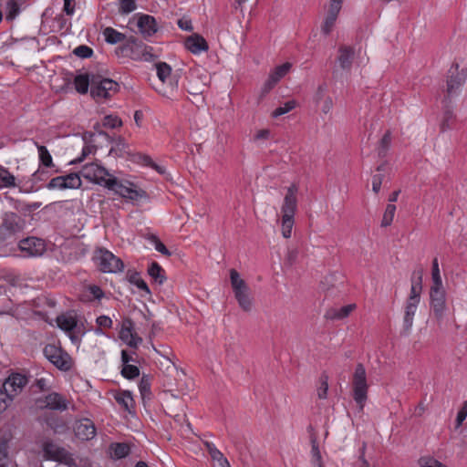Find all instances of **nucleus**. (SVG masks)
<instances>
[{
  "label": "nucleus",
  "mask_w": 467,
  "mask_h": 467,
  "mask_svg": "<svg viewBox=\"0 0 467 467\" xmlns=\"http://www.w3.org/2000/svg\"><path fill=\"white\" fill-rule=\"evenodd\" d=\"M116 53H119L133 60L151 61L155 58L152 54V47L145 45L134 36H130L125 44L116 49Z\"/></svg>",
  "instance_id": "f257e3e1"
},
{
  "label": "nucleus",
  "mask_w": 467,
  "mask_h": 467,
  "mask_svg": "<svg viewBox=\"0 0 467 467\" xmlns=\"http://www.w3.org/2000/svg\"><path fill=\"white\" fill-rule=\"evenodd\" d=\"M107 189L130 201H139L147 198V192L144 190L138 188L130 181H119L116 177H109Z\"/></svg>",
  "instance_id": "f03ea898"
},
{
  "label": "nucleus",
  "mask_w": 467,
  "mask_h": 467,
  "mask_svg": "<svg viewBox=\"0 0 467 467\" xmlns=\"http://www.w3.org/2000/svg\"><path fill=\"white\" fill-rule=\"evenodd\" d=\"M353 399L362 410L368 399V385L367 383V374L363 364L358 363L356 366L352 379Z\"/></svg>",
  "instance_id": "7ed1b4c3"
},
{
  "label": "nucleus",
  "mask_w": 467,
  "mask_h": 467,
  "mask_svg": "<svg viewBox=\"0 0 467 467\" xmlns=\"http://www.w3.org/2000/svg\"><path fill=\"white\" fill-rule=\"evenodd\" d=\"M119 90V84L110 79L103 78L100 76L91 75L90 95L96 100L110 98Z\"/></svg>",
  "instance_id": "20e7f679"
},
{
  "label": "nucleus",
  "mask_w": 467,
  "mask_h": 467,
  "mask_svg": "<svg viewBox=\"0 0 467 467\" xmlns=\"http://www.w3.org/2000/svg\"><path fill=\"white\" fill-rule=\"evenodd\" d=\"M43 458L47 461L57 462L67 466L76 464L72 454L53 441L47 440L42 443Z\"/></svg>",
  "instance_id": "39448f33"
},
{
  "label": "nucleus",
  "mask_w": 467,
  "mask_h": 467,
  "mask_svg": "<svg viewBox=\"0 0 467 467\" xmlns=\"http://www.w3.org/2000/svg\"><path fill=\"white\" fill-rule=\"evenodd\" d=\"M467 79V68H460L457 62H453L447 72L446 91L447 99L458 94L459 89Z\"/></svg>",
  "instance_id": "423d86ee"
},
{
  "label": "nucleus",
  "mask_w": 467,
  "mask_h": 467,
  "mask_svg": "<svg viewBox=\"0 0 467 467\" xmlns=\"http://www.w3.org/2000/svg\"><path fill=\"white\" fill-rule=\"evenodd\" d=\"M25 227V221L16 213H5L0 224V240L5 241Z\"/></svg>",
  "instance_id": "0eeeda50"
},
{
  "label": "nucleus",
  "mask_w": 467,
  "mask_h": 467,
  "mask_svg": "<svg viewBox=\"0 0 467 467\" xmlns=\"http://www.w3.org/2000/svg\"><path fill=\"white\" fill-rule=\"evenodd\" d=\"M44 356L60 370L67 371L71 368V358L61 348L54 344L47 345L43 349Z\"/></svg>",
  "instance_id": "6e6552de"
},
{
  "label": "nucleus",
  "mask_w": 467,
  "mask_h": 467,
  "mask_svg": "<svg viewBox=\"0 0 467 467\" xmlns=\"http://www.w3.org/2000/svg\"><path fill=\"white\" fill-rule=\"evenodd\" d=\"M81 177L107 188L110 175L106 168L98 163L85 164L80 171Z\"/></svg>",
  "instance_id": "1a4fd4ad"
},
{
  "label": "nucleus",
  "mask_w": 467,
  "mask_h": 467,
  "mask_svg": "<svg viewBox=\"0 0 467 467\" xmlns=\"http://www.w3.org/2000/svg\"><path fill=\"white\" fill-rule=\"evenodd\" d=\"M96 258L99 261V269L104 273H117L124 268L121 259L106 249L100 248L97 252Z\"/></svg>",
  "instance_id": "9d476101"
},
{
  "label": "nucleus",
  "mask_w": 467,
  "mask_h": 467,
  "mask_svg": "<svg viewBox=\"0 0 467 467\" xmlns=\"http://www.w3.org/2000/svg\"><path fill=\"white\" fill-rule=\"evenodd\" d=\"M345 0H330L327 9V16L324 19V22L321 26V32L325 36H328L337 22V16L339 15L340 10L342 9V5Z\"/></svg>",
  "instance_id": "9b49d317"
},
{
  "label": "nucleus",
  "mask_w": 467,
  "mask_h": 467,
  "mask_svg": "<svg viewBox=\"0 0 467 467\" xmlns=\"http://www.w3.org/2000/svg\"><path fill=\"white\" fill-rule=\"evenodd\" d=\"M431 307L438 320L442 319L446 310L445 291L443 285L431 286L430 291Z\"/></svg>",
  "instance_id": "f8f14e48"
},
{
  "label": "nucleus",
  "mask_w": 467,
  "mask_h": 467,
  "mask_svg": "<svg viewBox=\"0 0 467 467\" xmlns=\"http://www.w3.org/2000/svg\"><path fill=\"white\" fill-rule=\"evenodd\" d=\"M208 88V76L200 74L199 70L192 71L187 78L186 90L193 96L202 95Z\"/></svg>",
  "instance_id": "ddd939ff"
},
{
  "label": "nucleus",
  "mask_w": 467,
  "mask_h": 467,
  "mask_svg": "<svg viewBox=\"0 0 467 467\" xmlns=\"http://www.w3.org/2000/svg\"><path fill=\"white\" fill-rule=\"evenodd\" d=\"M19 248L27 256H39L46 251V244L43 239L37 237H27L19 242Z\"/></svg>",
  "instance_id": "4468645a"
},
{
  "label": "nucleus",
  "mask_w": 467,
  "mask_h": 467,
  "mask_svg": "<svg viewBox=\"0 0 467 467\" xmlns=\"http://www.w3.org/2000/svg\"><path fill=\"white\" fill-rule=\"evenodd\" d=\"M26 383L27 379L26 376L19 373L12 374L4 382L3 389L14 398L22 391Z\"/></svg>",
  "instance_id": "2eb2a0df"
},
{
  "label": "nucleus",
  "mask_w": 467,
  "mask_h": 467,
  "mask_svg": "<svg viewBox=\"0 0 467 467\" xmlns=\"http://www.w3.org/2000/svg\"><path fill=\"white\" fill-rule=\"evenodd\" d=\"M298 188L296 184H292L287 188L284 202L281 207L282 215L295 216L297 210V193Z\"/></svg>",
  "instance_id": "dca6fc26"
},
{
  "label": "nucleus",
  "mask_w": 467,
  "mask_h": 467,
  "mask_svg": "<svg viewBox=\"0 0 467 467\" xmlns=\"http://www.w3.org/2000/svg\"><path fill=\"white\" fill-rule=\"evenodd\" d=\"M132 321L126 319L119 331V338L126 343L129 347L137 348L138 346L142 342V338L136 333L132 332Z\"/></svg>",
  "instance_id": "f3484780"
},
{
  "label": "nucleus",
  "mask_w": 467,
  "mask_h": 467,
  "mask_svg": "<svg viewBox=\"0 0 467 467\" xmlns=\"http://www.w3.org/2000/svg\"><path fill=\"white\" fill-rule=\"evenodd\" d=\"M75 434L82 441L92 440L96 436L94 422L87 418L78 420L75 426Z\"/></svg>",
  "instance_id": "a211bd4d"
},
{
  "label": "nucleus",
  "mask_w": 467,
  "mask_h": 467,
  "mask_svg": "<svg viewBox=\"0 0 467 467\" xmlns=\"http://www.w3.org/2000/svg\"><path fill=\"white\" fill-rule=\"evenodd\" d=\"M137 26L144 38H149L157 32V23L150 15H140L137 21Z\"/></svg>",
  "instance_id": "6ab92c4d"
},
{
  "label": "nucleus",
  "mask_w": 467,
  "mask_h": 467,
  "mask_svg": "<svg viewBox=\"0 0 467 467\" xmlns=\"http://www.w3.org/2000/svg\"><path fill=\"white\" fill-rule=\"evenodd\" d=\"M355 49L350 46L342 45L338 47V56L337 61L339 67L343 70L349 71L354 60Z\"/></svg>",
  "instance_id": "aec40b11"
},
{
  "label": "nucleus",
  "mask_w": 467,
  "mask_h": 467,
  "mask_svg": "<svg viewBox=\"0 0 467 467\" xmlns=\"http://www.w3.org/2000/svg\"><path fill=\"white\" fill-rule=\"evenodd\" d=\"M185 47L193 54H200L209 48L206 40L198 34L188 36L185 40Z\"/></svg>",
  "instance_id": "412c9836"
},
{
  "label": "nucleus",
  "mask_w": 467,
  "mask_h": 467,
  "mask_svg": "<svg viewBox=\"0 0 467 467\" xmlns=\"http://www.w3.org/2000/svg\"><path fill=\"white\" fill-rule=\"evenodd\" d=\"M355 308V304H349L341 307H331L326 311L325 317L330 320H341L348 317Z\"/></svg>",
  "instance_id": "4be33fe9"
},
{
  "label": "nucleus",
  "mask_w": 467,
  "mask_h": 467,
  "mask_svg": "<svg viewBox=\"0 0 467 467\" xmlns=\"http://www.w3.org/2000/svg\"><path fill=\"white\" fill-rule=\"evenodd\" d=\"M45 405L47 408L55 410L63 411L67 409L66 399L57 392L50 393L45 397Z\"/></svg>",
  "instance_id": "5701e85b"
},
{
  "label": "nucleus",
  "mask_w": 467,
  "mask_h": 467,
  "mask_svg": "<svg viewBox=\"0 0 467 467\" xmlns=\"http://www.w3.org/2000/svg\"><path fill=\"white\" fill-rule=\"evenodd\" d=\"M419 302L406 301L404 317H403V329L405 334H409L413 325V318L417 311Z\"/></svg>",
  "instance_id": "b1692460"
},
{
  "label": "nucleus",
  "mask_w": 467,
  "mask_h": 467,
  "mask_svg": "<svg viewBox=\"0 0 467 467\" xmlns=\"http://www.w3.org/2000/svg\"><path fill=\"white\" fill-rule=\"evenodd\" d=\"M114 399L126 411L132 413L135 402L130 391H119L114 395Z\"/></svg>",
  "instance_id": "393cba45"
},
{
  "label": "nucleus",
  "mask_w": 467,
  "mask_h": 467,
  "mask_svg": "<svg viewBox=\"0 0 467 467\" xmlns=\"http://www.w3.org/2000/svg\"><path fill=\"white\" fill-rule=\"evenodd\" d=\"M57 324L59 328L66 332H71L77 327V318L72 315H61L57 317Z\"/></svg>",
  "instance_id": "a878e982"
},
{
  "label": "nucleus",
  "mask_w": 467,
  "mask_h": 467,
  "mask_svg": "<svg viewBox=\"0 0 467 467\" xmlns=\"http://www.w3.org/2000/svg\"><path fill=\"white\" fill-rule=\"evenodd\" d=\"M148 275L151 277V279L161 285L166 280L165 272L163 268L157 263L152 262L148 267Z\"/></svg>",
  "instance_id": "bb28decb"
},
{
  "label": "nucleus",
  "mask_w": 467,
  "mask_h": 467,
  "mask_svg": "<svg viewBox=\"0 0 467 467\" xmlns=\"http://www.w3.org/2000/svg\"><path fill=\"white\" fill-rule=\"evenodd\" d=\"M105 41L109 44L115 45L122 41H126V36L113 27L108 26L103 30Z\"/></svg>",
  "instance_id": "cd10ccee"
},
{
  "label": "nucleus",
  "mask_w": 467,
  "mask_h": 467,
  "mask_svg": "<svg viewBox=\"0 0 467 467\" xmlns=\"http://www.w3.org/2000/svg\"><path fill=\"white\" fill-rule=\"evenodd\" d=\"M91 76L88 74L78 75L74 79L76 90L80 94H86L90 86Z\"/></svg>",
  "instance_id": "c85d7f7f"
},
{
  "label": "nucleus",
  "mask_w": 467,
  "mask_h": 467,
  "mask_svg": "<svg viewBox=\"0 0 467 467\" xmlns=\"http://www.w3.org/2000/svg\"><path fill=\"white\" fill-rule=\"evenodd\" d=\"M235 298L238 301L239 306L244 311H250L252 308V301L248 295V287L234 292Z\"/></svg>",
  "instance_id": "c756f323"
},
{
  "label": "nucleus",
  "mask_w": 467,
  "mask_h": 467,
  "mask_svg": "<svg viewBox=\"0 0 467 467\" xmlns=\"http://www.w3.org/2000/svg\"><path fill=\"white\" fill-rule=\"evenodd\" d=\"M126 154H130L129 145L125 142L124 139L119 137L115 145L110 149L109 155L124 157Z\"/></svg>",
  "instance_id": "7c9ffc66"
},
{
  "label": "nucleus",
  "mask_w": 467,
  "mask_h": 467,
  "mask_svg": "<svg viewBox=\"0 0 467 467\" xmlns=\"http://www.w3.org/2000/svg\"><path fill=\"white\" fill-rule=\"evenodd\" d=\"M16 186V178L9 171L0 166V187L1 188H12Z\"/></svg>",
  "instance_id": "2f4dec72"
},
{
  "label": "nucleus",
  "mask_w": 467,
  "mask_h": 467,
  "mask_svg": "<svg viewBox=\"0 0 467 467\" xmlns=\"http://www.w3.org/2000/svg\"><path fill=\"white\" fill-rule=\"evenodd\" d=\"M377 171H379L380 173L375 174L372 178V191L375 193H379L380 191V187L384 178V174L382 172H385L387 171V161H384L380 165H379L377 167Z\"/></svg>",
  "instance_id": "473e14b6"
},
{
  "label": "nucleus",
  "mask_w": 467,
  "mask_h": 467,
  "mask_svg": "<svg viewBox=\"0 0 467 467\" xmlns=\"http://www.w3.org/2000/svg\"><path fill=\"white\" fill-rule=\"evenodd\" d=\"M391 144V133L389 130H388L381 140H379V146H378V156L379 158H385L387 156V153L390 148Z\"/></svg>",
  "instance_id": "72a5a7b5"
},
{
  "label": "nucleus",
  "mask_w": 467,
  "mask_h": 467,
  "mask_svg": "<svg viewBox=\"0 0 467 467\" xmlns=\"http://www.w3.org/2000/svg\"><path fill=\"white\" fill-rule=\"evenodd\" d=\"M112 457L115 459H122L130 454V447L126 443H112L110 445Z\"/></svg>",
  "instance_id": "f704fd0d"
},
{
  "label": "nucleus",
  "mask_w": 467,
  "mask_h": 467,
  "mask_svg": "<svg viewBox=\"0 0 467 467\" xmlns=\"http://www.w3.org/2000/svg\"><path fill=\"white\" fill-rule=\"evenodd\" d=\"M136 161L145 166H149V167H151L152 169H154L158 173L160 174H164L165 173V169L164 167L162 166H160L158 165L157 163H155L151 158L148 155H144V154H137L136 155Z\"/></svg>",
  "instance_id": "c9c22d12"
},
{
  "label": "nucleus",
  "mask_w": 467,
  "mask_h": 467,
  "mask_svg": "<svg viewBox=\"0 0 467 467\" xmlns=\"http://www.w3.org/2000/svg\"><path fill=\"white\" fill-rule=\"evenodd\" d=\"M292 64L289 62H285L283 65L276 67L269 75L271 78L277 83L280 79H282L291 69Z\"/></svg>",
  "instance_id": "e433bc0d"
},
{
  "label": "nucleus",
  "mask_w": 467,
  "mask_h": 467,
  "mask_svg": "<svg viewBox=\"0 0 467 467\" xmlns=\"http://www.w3.org/2000/svg\"><path fill=\"white\" fill-rule=\"evenodd\" d=\"M63 182H66V189H78L81 186V175L79 173H69L62 176Z\"/></svg>",
  "instance_id": "4c0bfd02"
},
{
  "label": "nucleus",
  "mask_w": 467,
  "mask_h": 467,
  "mask_svg": "<svg viewBox=\"0 0 467 467\" xmlns=\"http://www.w3.org/2000/svg\"><path fill=\"white\" fill-rule=\"evenodd\" d=\"M36 145L37 147L40 163L46 167H52L53 160L47 147L38 145L36 142Z\"/></svg>",
  "instance_id": "58836bf2"
},
{
  "label": "nucleus",
  "mask_w": 467,
  "mask_h": 467,
  "mask_svg": "<svg viewBox=\"0 0 467 467\" xmlns=\"http://www.w3.org/2000/svg\"><path fill=\"white\" fill-rule=\"evenodd\" d=\"M230 279L234 292L244 289L247 287L245 282L240 277L239 273L235 269L230 270Z\"/></svg>",
  "instance_id": "ea45409f"
},
{
  "label": "nucleus",
  "mask_w": 467,
  "mask_h": 467,
  "mask_svg": "<svg viewBox=\"0 0 467 467\" xmlns=\"http://www.w3.org/2000/svg\"><path fill=\"white\" fill-rule=\"evenodd\" d=\"M294 223V216L282 215V235L285 238L291 236Z\"/></svg>",
  "instance_id": "a19ab883"
},
{
  "label": "nucleus",
  "mask_w": 467,
  "mask_h": 467,
  "mask_svg": "<svg viewBox=\"0 0 467 467\" xmlns=\"http://www.w3.org/2000/svg\"><path fill=\"white\" fill-rule=\"evenodd\" d=\"M311 441V455H312V463H321L322 462V456L321 452L318 447L317 439L315 435H311L310 437Z\"/></svg>",
  "instance_id": "79ce46f5"
},
{
  "label": "nucleus",
  "mask_w": 467,
  "mask_h": 467,
  "mask_svg": "<svg viewBox=\"0 0 467 467\" xmlns=\"http://www.w3.org/2000/svg\"><path fill=\"white\" fill-rule=\"evenodd\" d=\"M9 446L6 441H0V467H8L10 463Z\"/></svg>",
  "instance_id": "37998d69"
},
{
  "label": "nucleus",
  "mask_w": 467,
  "mask_h": 467,
  "mask_svg": "<svg viewBox=\"0 0 467 467\" xmlns=\"http://www.w3.org/2000/svg\"><path fill=\"white\" fill-rule=\"evenodd\" d=\"M20 8L18 4L15 0H8V2L6 3V20H14L18 16Z\"/></svg>",
  "instance_id": "c03bdc74"
},
{
  "label": "nucleus",
  "mask_w": 467,
  "mask_h": 467,
  "mask_svg": "<svg viewBox=\"0 0 467 467\" xmlns=\"http://www.w3.org/2000/svg\"><path fill=\"white\" fill-rule=\"evenodd\" d=\"M130 282L133 285H135L140 290L144 291L146 294L150 295V290L146 284V282L140 278V274L137 272L132 273L130 275Z\"/></svg>",
  "instance_id": "a18cd8bd"
},
{
  "label": "nucleus",
  "mask_w": 467,
  "mask_h": 467,
  "mask_svg": "<svg viewBox=\"0 0 467 467\" xmlns=\"http://www.w3.org/2000/svg\"><path fill=\"white\" fill-rule=\"evenodd\" d=\"M396 212V206L392 203L387 205L383 218L381 221V226L387 227L391 224Z\"/></svg>",
  "instance_id": "49530a36"
},
{
  "label": "nucleus",
  "mask_w": 467,
  "mask_h": 467,
  "mask_svg": "<svg viewBox=\"0 0 467 467\" xmlns=\"http://www.w3.org/2000/svg\"><path fill=\"white\" fill-rule=\"evenodd\" d=\"M296 107V100H288L283 106H280V107L276 108L273 111L272 116L274 118H277V117L281 116V115L288 113L289 111L294 109Z\"/></svg>",
  "instance_id": "de8ad7c7"
},
{
  "label": "nucleus",
  "mask_w": 467,
  "mask_h": 467,
  "mask_svg": "<svg viewBox=\"0 0 467 467\" xmlns=\"http://www.w3.org/2000/svg\"><path fill=\"white\" fill-rule=\"evenodd\" d=\"M121 375L128 379H133L139 377L140 369L135 365L126 364L122 367Z\"/></svg>",
  "instance_id": "09e8293b"
},
{
  "label": "nucleus",
  "mask_w": 467,
  "mask_h": 467,
  "mask_svg": "<svg viewBox=\"0 0 467 467\" xmlns=\"http://www.w3.org/2000/svg\"><path fill=\"white\" fill-rule=\"evenodd\" d=\"M431 278H432V285L431 286H441L442 281L440 274L439 263L438 259L434 258L432 260V269H431Z\"/></svg>",
  "instance_id": "8fccbe9b"
},
{
  "label": "nucleus",
  "mask_w": 467,
  "mask_h": 467,
  "mask_svg": "<svg viewBox=\"0 0 467 467\" xmlns=\"http://www.w3.org/2000/svg\"><path fill=\"white\" fill-rule=\"evenodd\" d=\"M157 76L162 82H165L166 78L171 75V68L165 62H160L156 65Z\"/></svg>",
  "instance_id": "3c124183"
},
{
  "label": "nucleus",
  "mask_w": 467,
  "mask_h": 467,
  "mask_svg": "<svg viewBox=\"0 0 467 467\" xmlns=\"http://www.w3.org/2000/svg\"><path fill=\"white\" fill-rule=\"evenodd\" d=\"M119 12L122 15H127L137 8V5L135 0H119Z\"/></svg>",
  "instance_id": "603ef678"
},
{
  "label": "nucleus",
  "mask_w": 467,
  "mask_h": 467,
  "mask_svg": "<svg viewBox=\"0 0 467 467\" xmlns=\"http://www.w3.org/2000/svg\"><path fill=\"white\" fill-rule=\"evenodd\" d=\"M319 387L317 389V397L319 399H326L328 390V376L322 374L319 379Z\"/></svg>",
  "instance_id": "864d4df0"
},
{
  "label": "nucleus",
  "mask_w": 467,
  "mask_h": 467,
  "mask_svg": "<svg viewBox=\"0 0 467 467\" xmlns=\"http://www.w3.org/2000/svg\"><path fill=\"white\" fill-rule=\"evenodd\" d=\"M420 467H446L443 463L431 456H423L419 459Z\"/></svg>",
  "instance_id": "5fc2aeb1"
},
{
  "label": "nucleus",
  "mask_w": 467,
  "mask_h": 467,
  "mask_svg": "<svg viewBox=\"0 0 467 467\" xmlns=\"http://www.w3.org/2000/svg\"><path fill=\"white\" fill-rule=\"evenodd\" d=\"M148 239L154 245L155 249L162 254L163 255L170 256L171 252L166 248V246L161 242V240L154 234H150Z\"/></svg>",
  "instance_id": "6e6d98bb"
},
{
  "label": "nucleus",
  "mask_w": 467,
  "mask_h": 467,
  "mask_svg": "<svg viewBox=\"0 0 467 467\" xmlns=\"http://www.w3.org/2000/svg\"><path fill=\"white\" fill-rule=\"evenodd\" d=\"M73 54L81 58H88L93 55V49L86 45H80L73 50Z\"/></svg>",
  "instance_id": "4d7b16f0"
},
{
  "label": "nucleus",
  "mask_w": 467,
  "mask_h": 467,
  "mask_svg": "<svg viewBox=\"0 0 467 467\" xmlns=\"http://www.w3.org/2000/svg\"><path fill=\"white\" fill-rule=\"evenodd\" d=\"M122 121L117 116L108 115L103 119V126L110 129L120 127Z\"/></svg>",
  "instance_id": "13d9d810"
},
{
  "label": "nucleus",
  "mask_w": 467,
  "mask_h": 467,
  "mask_svg": "<svg viewBox=\"0 0 467 467\" xmlns=\"http://www.w3.org/2000/svg\"><path fill=\"white\" fill-rule=\"evenodd\" d=\"M139 389L143 399L150 395V380L146 376L140 379Z\"/></svg>",
  "instance_id": "bf43d9fd"
},
{
  "label": "nucleus",
  "mask_w": 467,
  "mask_h": 467,
  "mask_svg": "<svg viewBox=\"0 0 467 467\" xmlns=\"http://www.w3.org/2000/svg\"><path fill=\"white\" fill-rule=\"evenodd\" d=\"M66 185L67 183L63 182V177L57 176L50 180V182L47 185V188L49 190H66Z\"/></svg>",
  "instance_id": "052dcab7"
},
{
  "label": "nucleus",
  "mask_w": 467,
  "mask_h": 467,
  "mask_svg": "<svg viewBox=\"0 0 467 467\" xmlns=\"http://www.w3.org/2000/svg\"><path fill=\"white\" fill-rule=\"evenodd\" d=\"M422 290V286H418V285H412L410 287V296L407 298V301L419 302L420 301V293Z\"/></svg>",
  "instance_id": "680f3d73"
},
{
  "label": "nucleus",
  "mask_w": 467,
  "mask_h": 467,
  "mask_svg": "<svg viewBox=\"0 0 467 467\" xmlns=\"http://www.w3.org/2000/svg\"><path fill=\"white\" fill-rule=\"evenodd\" d=\"M12 397L4 389H0V413L5 410L8 402L12 400Z\"/></svg>",
  "instance_id": "e2e57ef3"
},
{
  "label": "nucleus",
  "mask_w": 467,
  "mask_h": 467,
  "mask_svg": "<svg viewBox=\"0 0 467 467\" xmlns=\"http://www.w3.org/2000/svg\"><path fill=\"white\" fill-rule=\"evenodd\" d=\"M205 446H206L208 452L211 455L213 461H216L219 458L223 456V454L214 446V444L206 441Z\"/></svg>",
  "instance_id": "0e129e2a"
},
{
  "label": "nucleus",
  "mask_w": 467,
  "mask_h": 467,
  "mask_svg": "<svg viewBox=\"0 0 467 467\" xmlns=\"http://www.w3.org/2000/svg\"><path fill=\"white\" fill-rule=\"evenodd\" d=\"M467 417V400L464 402L463 406L461 408V410L457 413L456 418V428H459L462 426V422L465 420Z\"/></svg>",
  "instance_id": "69168bd1"
},
{
  "label": "nucleus",
  "mask_w": 467,
  "mask_h": 467,
  "mask_svg": "<svg viewBox=\"0 0 467 467\" xmlns=\"http://www.w3.org/2000/svg\"><path fill=\"white\" fill-rule=\"evenodd\" d=\"M422 275L423 270L421 268L414 270L411 275V284L418 285V286H422Z\"/></svg>",
  "instance_id": "338daca9"
},
{
  "label": "nucleus",
  "mask_w": 467,
  "mask_h": 467,
  "mask_svg": "<svg viewBox=\"0 0 467 467\" xmlns=\"http://www.w3.org/2000/svg\"><path fill=\"white\" fill-rule=\"evenodd\" d=\"M97 325L99 327H111L112 326V320L108 316H99L97 320Z\"/></svg>",
  "instance_id": "774afa93"
}]
</instances>
